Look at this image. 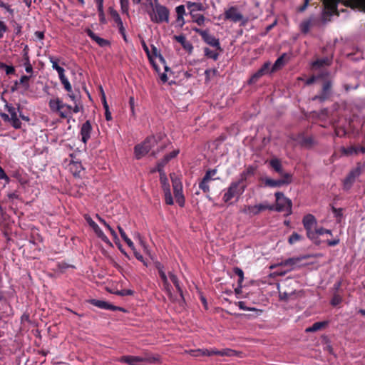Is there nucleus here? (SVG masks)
<instances>
[{"mask_svg":"<svg viewBox=\"0 0 365 365\" xmlns=\"http://www.w3.org/2000/svg\"><path fill=\"white\" fill-rule=\"evenodd\" d=\"M322 2V10L320 19H317L314 16H310L308 19L303 21L300 24V31L303 34H307L310 28L314 26H320L321 24H326L331 21L334 15L339 16L337 9L338 4L342 0H321ZM310 0H304V4L298 8L299 12L304 11L309 6Z\"/></svg>","mask_w":365,"mask_h":365,"instance_id":"1","label":"nucleus"},{"mask_svg":"<svg viewBox=\"0 0 365 365\" xmlns=\"http://www.w3.org/2000/svg\"><path fill=\"white\" fill-rule=\"evenodd\" d=\"M246 187L247 185H244L238 180L232 182L223 195V201L228 203L233 197L239 198L243 194Z\"/></svg>","mask_w":365,"mask_h":365,"instance_id":"2","label":"nucleus"},{"mask_svg":"<svg viewBox=\"0 0 365 365\" xmlns=\"http://www.w3.org/2000/svg\"><path fill=\"white\" fill-rule=\"evenodd\" d=\"M156 143V139L154 136H148L140 144L134 147V153L137 159H140L145 156L152 149Z\"/></svg>","mask_w":365,"mask_h":365,"instance_id":"3","label":"nucleus"},{"mask_svg":"<svg viewBox=\"0 0 365 365\" xmlns=\"http://www.w3.org/2000/svg\"><path fill=\"white\" fill-rule=\"evenodd\" d=\"M276 197V207H274V210L277 212H287L288 215L292 213V200L286 197L284 193L281 192H277L275 193Z\"/></svg>","mask_w":365,"mask_h":365,"instance_id":"4","label":"nucleus"},{"mask_svg":"<svg viewBox=\"0 0 365 365\" xmlns=\"http://www.w3.org/2000/svg\"><path fill=\"white\" fill-rule=\"evenodd\" d=\"M192 30L195 33L198 34L206 43L216 48L217 50L222 51L219 39L216 38L214 36L210 35L208 30H202L198 28H193Z\"/></svg>","mask_w":365,"mask_h":365,"instance_id":"5","label":"nucleus"},{"mask_svg":"<svg viewBox=\"0 0 365 365\" xmlns=\"http://www.w3.org/2000/svg\"><path fill=\"white\" fill-rule=\"evenodd\" d=\"M302 223L307 232V236L309 239L314 240V230L313 228L317 225V220L312 214H307L304 216Z\"/></svg>","mask_w":365,"mask_h":365,"instance_id":"6","label":"nucleus"},{"mask_svg":"<svg viewBox=\"0 0 365 365\" xmlns=\"http://www.w3.org/2000/svg\"><path fill=\"white\" fill-rule=\"evenodd\" d=\"M332 82L330 80H325L323 82L320 93L312 98L313 101H319L322 103L328 100L332 93Z\"/></svg>","mask_w":365,"mask_h":365,"instance_id":"7","label":"nucleus"},{"mask_svg":"<svg viewBox=\"0 0 365 365\" xmlns=\"http://www.w3.org/2000/svg\"><path fill=\"white\" fill-rule=\"evenodd\" d=\"M151 20L155 23L168 22L169 10L164 6L155 5V14L151 16Z\"/></svg>","mask_w":365,"mask_h":365,"instance_id":"8","label":"nucleus"},{"mask_svg":"<svg viewBox=\"0 0 365 365\" xmlns=\"http://www.w3.org/2000/svg\"><path fill=\"white\" fill-rule=\"evenodd\" d=\"M282 178L279 180H273L271 178H265L264 179V185L265 186L270 187H278L284 185H289L292 182V175L289 173H285L283 176H281Z\"/></svg>","mask_w":365,"mask_h":365,"instance_id":"9","label":"nucleus"},{"mask_svg":"<svg viewBox=\"0 0 365 365\" xmlns=\"http://www.w3.org/2000/svg\"><path fill=\"white\" fill-rule=\"evenodd\" d=\"M225 19L230 20L235 23L239 22L243 19L242 14L239 12L235 6H231L225 11Z\"/></svg>","mask_w":365,"mask_h":365,"instance_id":"10","label":"nucleus"},{"mask_svg":"<svg viewBox=\"0 0 365 365\" xmlns=\"http://www.w3.org/2000/svg\"><path fill=\"white\" fill-rule=\"evenodd\" d=\"M93 306H96L100 309L112 310V311H120L125 312V309L120 307H117L109 304L108 302L103 300H97L93 299Z\"/></svg>","mask_w":365,"mask_h":365,"instance_id":"11","label":"nucleus"},{"mask_svg":"<svg viewBox=\"0 0 365 365\" xmlns=\"http://www.w3.org/2000/svg\"><path fill=\"white\" fill-rule=\"evenodd\" d=\"M256 171V168L252 165L247 167L240 175L238 181L244 185H247L248 179L254 176Z\"/></svg>","mask_w":365,"mask_h":365,"instance_id":"12","label":"nucleus"},{"mask_svg":"<svg viewBox=\"0 0 365 365\" xmlns=\"http://www.w3.org/2000/svg\"><path fill=\"white\" fill-rule=\"evenodd\" d=\"M360 173L361 170L359 168H356L351 170L344 180V188L345 190L350 189L354 182L356 178L358 177Z\"/></svg>","mask_w":365,"mask_h":365,"instance_id":"13","label":"nucleus"},{"mask_svg":"<svg viewBox=\"0 0 365 365\" xmlns=\"http://www.w3.org/2000/svg\"><path fill=\"white\" fill-rule=\"evenodd\" d=\"M8 111H9V113L10 115V120L11 121L14 127H15L16 128L20 127V122H19V117L21 116L23 119L28 120V119L26 118L21 115L20 111L17 108H9Z\"/></svg>","mask_w":365,"mask_h":365,"instance_id":"14","label":"nucleus"},{"mask_svg":"<svg viewBox=\"0 0 365 365\" xmlns=\"http://www.w3.org/2000/svg\"><path fill=\"white\" fill-rule=\"evenodd\" d=\"M220 179L219 178H212L210 175L205 174L204 177L199 182V188L202 190L204 193H208L210 191L209 182L212 180Z\"/></svg>","mask_w":365,"mask_h":365,"instance_id":"15","label":"nucleus"},{"mask_svg":"<svg viewBox=\"0 0 365 365\" xmlns=\"http://www.w3.org/2000/svg\"><path fill=\"white\" fill-rule=\"evenodd\" d=\"M80 108L78 105H76L75 107L72 108L71 106L63 103L58 114L63 118H67L72 112L78 113Z\"/></svg>","mask_w":365,"mask_h":365,"instance_id":"16","label":"nucleus"},{"mask_svg":"<svg viewBox=\"0 0 365 365\" xmlns=\"http://www.w3.org/2000/svg\"><path fill=\"white\" fill-rule=\"evenodd\" d=\"M93 232H95V234L97 235L98 237L101 239L102 241H103L105 243H106L108 246L113 247L112 243L109 240V239L107 237V236L104 234V232L101 230V229L99 227V226L93 221Z\"/></svg>","mask_w":365,"mask_h":365,"instance_id":"17","label":"nucleus"},{"mask_svg":"<svg viewBox=\"0 0 365 365\" xmlns=\"http://www.w3.org/2000/svg\"><path fill=\"white\" fill-rule=\"evenodd\" d=\"M331 63V58L324 57L322 58H318L313 61L311 64L312 69H318L326 66H330Z\"/></svg>","mask_w":365,"mask_h":365,"instance_id":"18","label":"nucleus"},{"mask_svg":"<svg viewBox=\"0 0 365 365\" xmlns=\"http://www.w3.org/2000/svg\"><path fill=\"white\" fill-rule=\"evenodd\" d=\"M269 165L280 176H283L286 173L283 171L281 161L278 158H272L269 160Z\"/></svg>","mask_w":365,"mask_h":365,"instance_id":"19","label":"nucleus"},{"mask_svg":"<svg viewBox=\"0 0 365 365\" xmlns=\"http://www.w3.org/2000/svg\"><path fill=\"white\" fill-rule=\"evenodd\" d=\"M344 4L351 8L359 9L365 12V0H347Z\"/></svg>","mask_w":365,"mask_h":365,"instance_id":"20","label":"nucleus"},{"mask_svg":"<svg viewBox=\"0 0 365 365\" xmlns=\"http://www.w3.org/2000/svg\"><path fill=\"white\" fill-rule=\"evenodd\" d=\"M187 7L190 10V13H196L198 11H205L206 8L202 3L198 2H187Z\"/></svg>","mask_w":365,"mask_h":365,"instance_id":"21","label":"nucleus"},{"mask_svg":"<svg viewBox=\"0 0 365 365\" xmlns=\"http://www.w3.org/2000/svg\"><path fill=\"white\" fill-rule=\"evenodd\" d=\"M287 57L286 53H283L274 62L271 68V72H276L281 69L285 65V58Z\"/></svg>","mask_w":365,"mask_h":365,"instance_id":"22","label":"nucleus"},{"mask_svg":"<svg viewBox=\"0 0 365 365\" xmlns=\"http://www.w3.org/2000/svg\"><path fill=\"white\" fill-rule=\"evenodd\" d=\"M49 107L51 110L53 112L59 113L61 110V106H63V103L58 98H51L49 101Z\"/></svg>","mask_w":365,"mask_h":365,"instance_id":"23","label":"nucleus"},{"mask_svg":"<svg viewBox=\"0 0 365 365\" xmlns=\"http://www.w3.org/2000/svg\"><path fill=\"white\" fill-rule=\"evenodd\" d=\"M328 324V322L326 321L324 322H317L314 323L311 327L307 328V332H315L319 330L324 329Z\"/></svg>","mask_w":365,"mask_h":365,"instance_id":"24","label":"nucleus"},{"mask_svg":"<svg viewBox=\"0 0 365 365\" xmlns=\"http://www.w3.org/2000/svg\"><path fill=\"white\" fill-rule=\"evenodd\" d=\"M301 260V258H299V257H292V258H288L285 260H283L280 263L277 264H274V265H272L271 266L270 268H274L277 266H294L295 265L297 262H299V261Z\"/></svg>","mask_w":365,"mask_h":365,"instance_id":"25","label":"nucleus"},{"mask_svg":"<svg viewBox=\"0 0 365 365\" xmlns=\"http://www.w3.org/2000/svg\"><path fill=\"white\" fill-rule=\"evenodd\" d=\"M90 134H91V126L88 121H87L81 128V135H82V140L84 143H86L87 140L90 138Z\"/></svg>","mask_w":365,"mask_h":365,"instance_id":"26","label":"nucleus"},{"mask_svg":"<svg viewBox=\"0 0 365 365\" xmlns=\"http://www.w3.org/2000/svg\"><path fill=\"white\" fill-rule=\"evenodd\" d=\"M237 354L236 351L230 349H225L222 350H217V349H212V355H218V356H235Z\"/></svg>","mask_w":365,"mask_h":365,"instance_id":"27","label":"nucleus"},{"mask_svg":"<svg viewBox=\"0 0 365 365\" xmlns=\"http://www.w3.org/2000/svg\"><path fill=\"white\" fill-rule=\"evenodd\" d=\"M190 354L192 356L197 357L200 356H212V349H195V350H190L189 351Z\"/></svg>","mask_w":365,"mask_h":365,"instance_id":"28","label":"nucleus"},{"mask_svg":"<svg viewBox=\"0 0 365 365\" xmlns=\"http://www.w3.org/2000/svg\"><path fill=\"white\" fill-rule=\"evenodd\" d=\"M190 15L192 18V21L196 23L198 26H203L205 24V21H209V19H206L202 14H199L197 13H190Z\"/></svg>","mask_w":365,"mask_h":365,"instance_id":"29","label":"nucleus"},{"mask_svg":"<svg viewBox=\"0 0 365 365\" xmlns=\"http://www.w3.org/2000/svg\"><path fill=\"white\" fill-rule=\"evenodd\" d=\"M103 1L104 0H95L97 6V10L98 11L100 17V21L101 23L106 22V18L103 11Z\"/></svg>","mask_w":365,"mask_h":365,"instance_id":"30","label":"nucleus"},{"mask_svg":"<svg viewBox=\"0 0 365 365\" xmlns=\"http://www.w3.org/2000/svg\"><path fill=\"white\" fill-rule=\"evenodd\" d=\"M93 41H96L101 47L106 48L110 46L108 40L101 38L93 33Z\"/></svg>","mask_w":365,"mask_h":365,"instance_id":"31","label":"nucleus"},{"mask_svg":"<svg viewBox=\"0 0 365 365\" xmlns=\"http://www.w3.org/2000/svg\"><path fill=\"white\" fill-rule=\"evenodd\" d=\"M160 181L163 192L170 190L168 179L165 173H160Z\"/></svg>","mask_w":365,"mask_h":365,"instance_id":"32","label":"nucleus"},{"mask_svg":"<svg viewBox=\"0 0 365 365\" xmlns=\"http://www.w3.org/2000/svg\"><path fill=\"white\" fill-rule=\"evenodd\" d=\"M177 13V21H182V25L184 24L183 16L185 14V9L184 5H180L175 9Z\"/></svg>","mask_w":365,"mask_h":365,"instance_id":"33","label":"nucleus"},{"mask_svg":"<svg viewBox=\"0 0 365 365\" xmlns=\"http://www.w3.org/2000/svg\"><path fill=\"white\" fill-rule=\"evenodd\" d=\"M118 229L119 230L120 235L123 240L126 242V244L130 247L131 249L134 250V244L132 242V240L127 236L123 229L118 226Z\"/></svg>","mask_w":365,"mask_h":365,"instance_id":"34","label":"nucleus"},{"mask_svg":"<svg viewBox=\"0 0 365 365\" xmlns=\"http://www.w3.org/2000/svg\"><path fill=\"white\" fill-rule=\"evenodd\" d=\"M169 277L172 282L174 284L175 287L177 289V291L179 292L181 297H182V290L180 286V282L178 280V277L172 272H169Z\"/></svg>","mask_w":365,"mask_h":365,"instance_id":"35","label":"nucleus"},{"mask_svg":"<svg viewBox=\"0 0 365 365\" xmlns=\"http://www.w3.org/2000/svg\"><path fill=\"white\" fill-rule=\"evenodd\" d=\"M31 74L29 76H22L18 83L16 84H19L21 88H24L25 90L29 89V79L31 78Z\"/></svg>","mask_w":365,"mask_h":365,"instance_id":"36","label":"nucleus"},{"mask_svg":"<svg viewBox=\"0 0 365 365\" xmlns=\"http://www.w3.org/2000/svg\"><path fill=\"white\" fill-rule=\"evenodd\" d=\"M205 56L209 58H212L214 61H217L219 57V53L215 51L210 50L209 48L205 47L204 48Z\"/></svg>","mask_w":365,"mask_h":365,"instance_id":"37","label":"nucleus"},{"mask_svg":"<svg viewBox=\"0 0 365 365\" xmlns=\"http://www.w3.org/2000/svg\"><path fill=\"white\" fill-rule=\"evenodd\" d=\"M173 192H179L182 190V185L180 180L178 178H173L171 176Z\"/></svg>","mask_w":365,"mask_h":365,"instance_id":"38","label":"nucleus"},{"mask_svg":"<svg viewBox=\"0 0 365 365\" xmlns=\"http://www.w3.org/2000/svg\"><path fill=\"white\" fill-rule=\"evenodd\" d=\"M264 73L259 69L257 70V72H255L250 78L249 83L253 84L255 83L261 77L264 76Z\"/></svg>","mask_w":365,"mask_h":365,"instance_id":"39","label":"nucleus"},{"mask_svg":"<svg viewBox=\"0 0 365 365\" xmlns=\"http://www.w3.org/2000/svg\"><path fill=\"white\" fill-rule=\"evenodd\" d=\"M264 73L259 69L257 70V72H255L250 78L249 83L253 84L255 83L261 77L264 76Z\"/></svg>","mask_w":365,"mask_h":365,"instance_id":"40","label":"nucleus"},{"mask_svg":"<svg viewBox=\"0 0 365 365\" xmlns=\"http://www.w3.org/2000/svg\"><path fill=\"white\" fill-rule=\"evenodd\" d=\"M264 73L259 69L257 70V72H255L250 78L249 83L253 84L255 83L261 77L264 76Z\"/></svg>","mask_w":365,"mask_h":365,"instance_id":"41","label":"nucleus"},{"mask_svg":"<svg viewBox=\"0 0 365 365\" xmlns=\"http://www.w3.org/2000/svg\"><path fill=\"white\" fill-rule=\"evenodd\" d=\"M177 203L180 207H183L185 205V197L182 193V190L179 192H173Z\"/></svg>","mask_w":365,"mask_h":365,"instance_id":"42","label":"nucleus"},{"mask_svg":"<svg viewBox=\"0 0 365 365\" xmlns=\"http://www.w3.org/2000/svg\"><path fill=\"white\" fill-rule=\"evenodd\" d=\"M314 234V240H315L316 238H317V237L319 235H322L324 234H328V235H331L332 233H331V230H330L320 227V228H315Z\"/></svg>","mask_w":365,"mask_h":365,"instance_id":"43","label":"nucleus"},{"mask_svg":"<svg viewBox=\"0 0 365 365\" xmlns=\"http://www.w3.org/2000/svg\"><path fill=\"white\" fill-rule=\"evenodd\" d=\"M120 4V9L123 14H129V1L128 0H119Z\"/></svg>","mask_w":365,"mask_h":365,"instance_id":"44","label":"nucleus"},{"mask_svg":"<svg viewBox=\"0 0 365 365\" xmlns=\"http://www.w3.org/2000/svg\"><path fill=\"white\" fill-rule=\"evenodd\" d=\"M299 138L301 139L300 143L302 145L310 146L314 143V139L312 137H305L304 135H300Z\"/></svg>","mask_w":365,"mask_h":365,"instance_id":"45","label":"nucleus"},{"mask_svg":"<svg viewBox=\"0 0 365 365\" xmlns=\"http://www.w3.org/2000/svg\"><path fill=\"white\" fill-rule=\"evenodd\" d=\"M143 362H148L150 364H155L160 362V358L158 356H145L142 357Z\"/></svg>","mask_w":365,"mask_h":365,"instance_id":"46","label":"nucleus"},{"mask_svg":"<svg viewBox=\"0 0 365 365\" xmlns=\"http://www.w3.org/2000/svg\"><path fill=\"white\" fill-rule=\"evenodd\" d=\"M234 273L239 277L237 284H242L244 280V272L240 267H234L233 269Z\"/></svg>","mask_w":365,"mask_h":365,"instance_id":"47","label":"nucleus"},{"mask_svg":"<svg viewBox=\"0 0 365 365\" xmlns=\"http://www.w3.org/2000/svg\"><path fill=\"white\" fill-rule=\"evenodd\" d=\"M23 65L25 68V70L26 71L31 74V76H33L34 75V72H33V67L31 66V64L30 63V60L29 58H26V60H23Z\"/></svg>","mask_w":365,"mask_h":365,"instance_id":"48","label":"nucleus"},{"mask_svg":"<svg viewBox=\"0 0 365 365\" xmlns=\"http://www.w3.org/2000/svg\"><path fill=\"white\" fill-rule=\"evenodd\" d=\"M302 239V237L297 232H293L288 239V242L290 245H293L294 243L300 241Z\"/></svg>","mask_w":365,"mask_h":365,"instance_id":"49","label":"nucleus"},{"mask_svg":"<svg viewBox=\"0 0 365 365\" xmlns=\"http://www.w3.org/2000/svg\"><path fill=\"white\" fill-rule=\"evenodd\" d=\"M335 135L337 137H344L347 134V130L344 127H336L334 129Z\"/></svg>","mask_w":365,"mask_h":365,"instance_id":"50","label":"nucleus"},{"mask_svg":"<svg viewBox=\"0 0 365 365\" xmlns=\"http://www.w3.org/2000/svg\"><path fill=\"white\" fill-rule=\"evenodd\" d=\"M108 10H109L110 16L113 19L114 22L116 23L118 21H120L121 18H120V15L118 14V11L112 7H110Z\"/></svg>","mask_w":365,"mask_h":365,"instance_id":"51","label":"nucleus"},{"mask_svg":"<svg viewBox=\"0 0 365 365\" xmlns=\"http://www.w3.org/2000/svg\"><path fill=\"white\" fill-rule=\"evenodd\" d=\"M342 152L347 155H353V154H358V150L356 146H351L349 148H342Z\"/></svg>","mask_w":365,"mask_h":365,"instance_id":"52","label":"nucleus"},{"mask_svg":"<svg viewBox=\"0 0 365 365\" xmlns=\"http://www.w3.org/2000/svg\"><path fill=\"white\" fill-rule=\"evenodd\" d=\"M342 302V297L337 293H334L331 300L332 306H337Z\"/></svg>","mask_w":365,"mask_h":365,"instance_id":"53","label":"nucleus"},{"mask_svg":"<svg viewBox=\"0 0 365 365\" xmlns=\"http://www.w3.org/2000/svg\"><path fill=\"white\" fill-rule=\"evenodd\" d=\"M168 162L169 161L165 157H163V158L161 160H160L157 164V170L160 173H164L163 168Z\"/></svg>","mask_w":365,"mask_h":365,"instance_id":"54","label":"nucleus"},{"mask_svg":"<svg viewBox=\"0 0 365 365\" xmlns=\"http://www.w3.org/2000/svg\"><path fill=\"white\" fill-rule=\"evenodd\" d=\"M331 210L334 215V217L337 219V221L339 222L343 215V210L341 208H336L332 206Z\"/></svg>","mask_w":365,"mask_h":365,"instance_id":"55","label":"nucleus"},{"mask_svg":"<svg viewBox=\"0 0 365 365\" xmlns=\"http://www.w3.org/2000/svg\"><path fill=\"white\" fill-rule=\"evenodd\" d=\"M164 194H165V203L167 205H173L174 202H173V199L170 190L165 191Z\"/></svg>","mask_w":365,"mask_h":365,"instance_id":"56","label":"nucleus"},{"mask_svg":"<svg viewBox=\"0 0 365 365\" xmlns=\"http://www.w3.org/2000/svg\"><path fill=\"white\" fill-rule=\"evenodd\" d=\"M115 24L118 28L120 34L123 36L124 40L126 41L125 29L123 26L122 20L120 19V21L116 22Z\"/></svg>","mask_w":365,"mask_h":365,"instance_id":"57","label":"nucleus"},{"mask_svg":"<svg viewBox=\"0 0 365 365\" xmlns=\"http://www.w3.org/2000/svg\"><path fill=\"white\" fill-rule=\"evenodd\" d=\"M271 63L270 62L267 61V62H265L260 68V70H262L265 75L268 74V73H272V72H271Z\"/></svg>","mask_w":365,"mask_h":365,"instance_id":"58","label":"nucleus"},{"mask_svg":"<svg viewBox=\"0 0 365 365\" xmlns=\"http://www.w3.org/2000/svg\"><path fill=\"white\" fill-rule=\"evenodd\" d=\"M115 294L119 296H130L134 294V292L131 289H121L117 291Z\"/></svg>","mask_w":365,"mask_h":365,"instance_id":"59","label":"nucleus"},{"mask_svg":"<svg viewBox=\"0 0 365 365\" xmlns=\"http://www.w3.org/2000/svg\"><path fill=\"white\" fill-rule=\"evenodd\" d=\"M182 46L188 53L190 54L192 52L193 46L189 41L187 40L185 43H182Z\"/></svg>","mask_w":365,"mask_h":365,"instance_id":"60","label":"nucleus"},{"mask_svg":"<svg viewBox=\"0 0 365 365\" xmlns=\"http://www.w3.org/2000/svg\"><path fill=\"white\" fill-rule=\"evenodd\" d=\"M257 205V207L259 208V212H261L262 211H264L266 210H274L273 205H269L267 204H259Z\"/></svg>","mask_w":365,"mask_h":365,"instance_id":"61","label":"nucleus"},{"mask_svg":"<svg viewBox=\"0 0 365 365\" xmlns=\"http://www.w3.org/2000/svg\"><path fill=\"white\" fill-rule=\"evenodd\" d=\"M62 84L63 85L65 89L68 92V93H71L72 92V87H71V85L70 84L68 80L65 78L62 80H61Z\"/></svg>","mask_w":365,"mask_h":365,"instance_id":"62","label":"nucleus"},{"mask_svg":"<svg viewBox=\"0 0 365 365\" xmlns=\"http://www.w3.org/2000/svg\"><path fill=\"white\" fill-rule=\"evenodd\" d=\"M247 211L250 214H252L253 215H258L259 212V208L257 207V205H253V206H248L247 207Z\"/></svg>","mask_w":365,"mask_h":365,"instance_id":"63","label":"nucleus"},{"mask_svg":"<svg viewBox=\"0 0 365 365\" xmlns=\"http://www.w3.org/2000/svg\"><path fill=\"white\" fill-rule=\"evenodd\" d=\"M179 153V150H175L172 152H170V153L165 155L164 157L168 160L170 161V160H172L173 158H175Z\"/></svg>","mask_w":365,"mask_h":365,"instance_id":"64","label":"nucleus"}]
</instances>
